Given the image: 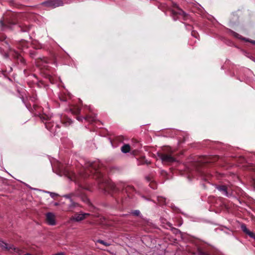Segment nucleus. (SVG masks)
<instances>
[{"mask_svg": "<svg viewBox=\"0 0 255 255\" xmlns=\"http://www.w3.org/2000/svg\"><path fill=\"white\" fill-rule=\"evenodd\" d=\"M192 35L193 36H194V37H195L196 38H197V36H196V33H195V31H192Z\"/></svg>", "mask_w": 255, "mask_h": 255, "instance_id": "bb28decb", "label": "nucleus"}, {"mask_svg": "<svg viewBox=\"0 0 255 255\" xmlns=\"http://www.w3.org/2000/svg\"><path fill=\"white\" fill-rule=\"evenodd\" d=\"M131 214L135 216H139L140 215V212L139 210H136L133 211L131 212Z\"/></svg>", "mask_w": 255, "mask_h": 255, "instance_id": "412c9836", "label": "nucleus"}, {"mask_svg": "<svg viewBox=\"0 0 255 255\" xmlns=\"http://www.w3.org/2000/svg\"><path fill=\"white\" fill-rule=\"evenodd\" d=\"M173 5L175 9L171 10V14L174 20H176L180 17L185 20L188 16L187 14L180 8L176 3H173Z\"/></svg>", "mask_w": 255, "mask_h": 255, "instance_id": "20e7f679", "label": "nucleus"}, {"mask_svg": "<svg viewBox=\"0 0 255 255\" xmlns=\"http://www.w3.org/2000/svg\"><path fill=\"white\" fill-rule=\"evenodd\" d=\"M55 205H58V203H56L55 204Z\"/></svg>", "mask_w": 255, "mask_h": 255, "instance_id": "2f4dec72", "label": "nucleus"}, {"mask_svg": "<svg viewBox=\"0 0 255 255\" xmlns=\"http://www.w3.org/2000/svg\"><path fill=\"white\" fill-rule=\"evenodd\" d=\"M0 247L2 249L10 251L11 252L16 253L19 255L23 253V251L21 249L15 248L12 245H8L1 240H0Z\"/></svg>", "mask_w": 255, "mask_h": 255, "instance_id": "423d86ee", "label": "nucleus"}, {"mask_svg": "<svg viewBox=\"0 0 255 255\" xmlns=\"http://www.w3.org/2000/svg\"><path fill=\"white\" fill-rule=\"evenodd\" d=\"M72 123V121L70 119H67V122L65 123V124L67 126L69 125Z\"/></svg>", "mask_w": 255, "mask_h": 255, "instance_id": "b1692460", "label": "nucleus"}, {"mask_svg": "<svg viewBox=\"0 0 255 255\" xmlns=\"http://www.w3.org/2000/svg\"><path fill=\"white\" fill-rule=\"evenodd\" d=\"M158 156L162 160V161L167 163H171L175 161V158L170 154L160 153L159 154Z\"/></svg>", "mask_w": 255, "mask_h": 255, "instance_id": "1a4fd4ad", "label": "nucleus"}, {"mask_svg": "<svg viewBox=\"0 0 255 255\" xmlns=\"http://www.w3.org/2000/svg\"><path fill=\"white\" fill-rule=\"evenodd\" d=\"M14 23H10L9 22H4L2 20H0V29L4 31L8 29L12 28V25H14Z\"/></svg>", "mask_w": 255, "mask_h": 255, "instance_id": "f8f14e48", "label": "nucleus"}, {"mask_svg": "<svg viewBox=\"0 0 255 255\" xmlns=\"http://www.w3.org/2000/svg\"><path fill=\"white\" fill-rule=\"evenodd\" d=\"M84 118L85 117H77V119L79 121H82L83 119H84Z\"/></svg>", "mask_w": 255, "mask_h": 255, "instance_id": "393cba45", "label": "nucleus"}, {"mask_svg": "<svg viewBox=\"0 0 255 255\" xmlns=\"http://www.w3.org/2000/svg\"><path fill=\"white\" fill-rule=\"evenodd\" d=\"M253 184H254V185L255 186V180L253 181Z\"/></svg>", "mask_w": 255, "mask_h": 255, "instance_id": "c85d7f7f", "label": "nucleus"}, {"mask_svg": "<svg viewBox=\"0 0 255 255\" xmlns=\"http://www.w3.org/2000/svg\"><path fill=\"white\" fill-rule=\"evenodd\" d=\"M69 174L68 172L66 171V174Z\"/></svg>", "mask_w": 255, "mask_h": 255, "instance_id": "473e14b6", "label": "nucleus"}, {"mask_svg": "<svg viewBox=\"0 0 255 255\" xmlns=\"http://www.w3.org/2000/svg\"><path fill=\"white\" fill-rule=\"evenodd\" d=\"M81 195H82V193L79 189L77 190H76L74 192H72V193L63 195V197L67 198V199H69L71 202V203L69 204V205L68 206V210L69 211H72L76 207H77L79 206V204L77 203L74 202L73 198L75 197H79Z\"/></svg>", "mask_w": 255, "mask_h": 255, "instance_id": "7ed1b4c3", "label": "nucleus"}, {"mask_svg": "<svg viewBox=\"0 0 255 255\" xmlns=\"http://www.w3.org/2000/svg\"><path fill=\"white\" fill-rule=\"evenodd\" d=\"M97 243H99L100 244H101L104 245L106 247H108V246H110L111 245L110 244H109V243H108L107 242H106L102 240H97Z\"/></svg>", "mask_w": 255, "mask_h": 255, "instance_id": "6ab92c4d", "label": "nucleus"}, {"mask_svg": "<svg viewBox=\"0 0 255 255\" xmlns=\"http://www.w3.org/2000/svg\"><path fill=\"white\" fill-rule=\"evenodd\" d=\"M70 111L73 115H78L80 113L81 109L77 106H73L70 108Z\"/></svg>", "mask_w": 255, "mask_h": 255, "instance_id": "4468645a", "label": "nucleus"}, {"mask_svg": "<svg viewBox=\"0 0 255 255\" xmlns=\"http://www.w3.org/2000/svg\"><path fill=\"white\" fill-rule=\"evenodd\" d=\"M82 176L84 178L92 176L93 178L97 180L99 184H100V188L105 191H107L109 189L112 191H116L117 188L115 184L108 182L104 177L103 173L101 172L99 162L91 163L89 167L85 169V173H83Z\"/></svg>", "mask_w": 255, "mask_h": 255, "instance_id": "f257e3e1", "label": "nucleus"}, {"mask_svg": "<svg viewBox=\"0 0 255 255\" xmlns=\"http://www.w3.org/2000/svg\"><path fill=\"white\" fill-rule=\"evenodd\" d=\"M139 162L140 164H148L150 163V162H148L145 159L144 157L141 158V159H140Z\"/></svg>", "mask_w": 255, "mask_h": 255, "instance_id": "a211bd4d", "label": "nucleus"}, {"mask_svg": "<svg viewBox=\"0 0 255 255\" xmlns=\"http://www.w3.org/2000/svg\"><path fill=\"white\" fill-rule=\"evenodd\" d=\"M234 35L236 37H237V38H239V39H241V40H243V38H246V37H243L242 36L240 35V34H239L238 33H236V32H234Z\"/></svg>", "mask_w": 255, "mask_h": 255, "instance_id": "4be33fe9", "label": "nucleus"}, {"mask_svg": "<svg viewBox=\"0 0 255 255\" xmlns=\"http://www.w3.org/2000/svg\"><path fill=\"white\" fill-rule=\"evenodd\" d=\"M125 190L128 194H130L131 192L134 191L135 189L134 187L131 186H128L126 188Z\"/></svg>", "mask_w": 255, "mask_h": 255, "instance_id": "f3484780", "label": "nucleus"}, {"mask_svg": "<svg viewBox=\"0 0 255 255\" xmlns=\"http://www.w3.org/2000/svg\"><path fill=\"white\" fill-rule=\"evenodd\" d=\"M90 214L89 213L75 214L71 217L70 220L73 221L80 222L84 220Z\"/></svg>", "mask_w": 255, "mask_h": 255, "instance_id": "6e6552de", "label": "nucleus"}, {"mask_svg": "<svg viewBox=\"0 0 255 255\" xmlns=\"http://www.w3.org/2000/svg\"><path fill=\"white\" fill-rule=\"evenodd\" d=\"M41 120L44 123L46 128L50 132L55 134L59 132L60 127L57 124L51 121L49 117L47 115H41L40 116Z\"/></svg>", "mask_w": 255, "mask_h": 255, "instance_id": "f03ea898", "label": "nucleus"}, {"mask_svg": "<svg viewBox=\"0 0 255 255\" xmlns=\"http://www.w3.org/2000/svg\"><path fill=\"white\" fill-rule=\"evenodd\" d=\"M47 193H48L50 194V196L52 198H54L55 196H58V194H57L56 193H55L50 192H47Z\"/></svg>", "mask_w": 255, "mask_h": 255, "instance_id": "5701e85b", "label": "nucleus"}, {"mask_svg": "<svg viewBox=\"0 0 255 255\" xmlns=\"http://www.w3.org/2000/svg\"><path fill=\"white\" fill-rule=\"evenodd\" d=\"M130 147L129 144H125L121 147V150L124 153H127L129 151Z\"/></svg>", "mask_w": 255, "mask_h": 255, "instance_id": "2eb2a0df", "label": "nucleus"}, {"mask_svg": "<svg viewBox=\"0 0 255 255\" xmlns=\"http://www.w3.org/2000/svg\"><path fill=\"white\" fill-rule=\"evenodd\" d=\"M29 30V28L27 27H26L25 28L21 29V31L23 32L27 31Z\"/></svg>", "mask_w": 255, "mask_h": 255, "instance_id": "a878e982", "label": "nucleus"}, {"mask_svg": "<svg viewBox=\"0 0 255 255\" xmlns=\"http://www.w3.org/2000/svg\"><path fill=\"white\" fill-rule=\"evenodd\" d=\"M146 179H147V180L148 181H149L150 180V179H149V177H146Z\"/></svg>", "mask_w": 255, "mask_h": 255, "instance_id": "c756f323", "label": "nucleus"}, {"mask_svg": "<svg viewBox=\"0 0 255 255\" xmlns=\"http://www.w3.org/2000/svg\"><path fill=\"white\" fill-rule=\"evenodd\" d=\"M71 1L65 2L63 0H48L41 3V5L50 8H54L58 6H63L64 3H69Z\"/></svg>", "mask_w": 255, "mask_h": 255, "instance_id": "39448f33", "label": "nucleus"}, {"mask_svg": "<svg viewBox=\"0 0 255 255\" xmlns=\"http://www.w3.org/2000/svg\"><path fill=\"white\" fill-rule=\"evenodd\" d=\"M172 230H174L175 231V233H177V232H179V231L177 229H175L174 228H172Z\"/></svg>", "mask_w": 255, "mask_h": 255, "instance_id": "cd10ccee", "label": "nucleus"}, {"mask_svg": "<svg viewBox=\"0 0 255 255\" xmlns=\"http://www.w3.org/2000/svg\"><path fill=\"white\" fill-rule=\"evenodd\" d=\"M242 230L243 231L244 233H245L246 234L249 236L251 238L255 239V234L250 231L246 227L245 224H242L241 226Z\"/></svg>", "mask_w": 255, "mask_h": 255, "instance_id": "ddd939ff", "label": "nucleus"}, {"mask_svg": "<svg viewBox=\"0 0 255 255\" xmlns=\"http://www.w3.org/2000/svg\"><path fill=\"white\" fill-rule=\"evenodd\" d=\"M216 188L219 191H220L223 195H224L227 197H230L232 196V195H233L232 192L226 186H225V185L218 186L216 187Z\"/></svg>", "mask_w": 255, "mask_h": 255, "instance_id": "0eeeda50", "label": "nucleus"}, {"mask_svg": "<svg viewBox=\"0 0 255 255\" xmlns=\"http://www.w3.org/2000/svg\"><path fill=\"white\" fill-rule=\"evenodd\" d=\"M9 52L10 54H11L14 59H17L18 61H19L22 64H24L25 63V60L24 58L17 51L10 49Z\"/></svg>", "mask_w": 255, "mask_h": 255, "instance_id": "9d476101", "label": "nucleus"}, {"mask_svg": "<svg viewBox=\"0 0 255 255\" xmlns=\"http://www.w3.org/2000/svg\"><path fill=\"white\" fill-rule=\"evenodd\" d=\"M86 198V200H84V201H86H86H88V199H87L86 198Z\"/></svg>", "mask_w": 255, "mask_h": 255, "instance_id": "7c9ffc66", "label": "nucleus"}, {"mask_svg": "<svg viewBox=\"0 0 255 255\" xmlns=\"http://www.w3.org/2000/svg\"><path fill=\"white\" fill-rule=\"evenodd\" d=\"M84 119L90 123H92L96 121V117L94 116H87L85 117Z\"/></svg>", "mask_w": 255, "mask_h": 255, "instance_id": "dca6fc26", "label": "nucleus"}, {"mask_svg": "<svg viewBox=\"0 0 255 255\" xmlns=\"http://www.w3.org/2000/svg\"><path fill=\"white\" fill-rule=\"evenodd\" d=\"M243 40L246 42L251 43L252 44L255 45V40H251L247 38H243Z\"/></svg>", "mask_w": 255, "mask_h": 255, "instance_id": "aec40b11", "label": "nucleus"}, {"mask_svg": "<svg viewBox=\"0 0 255 255\" xmlns=\"http://www.w3.org/2000/svg\"><path fill=\"white\" fill-rule=\"evenodd\" d=\"M46 221L50 225H55V216L52 213L49 212L46 215Z\"/></svg>", "mask_w": 255, "mask_h": 255, "instance_id": "9b49d317", "label": "nucleus"}]
</instances>
